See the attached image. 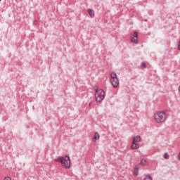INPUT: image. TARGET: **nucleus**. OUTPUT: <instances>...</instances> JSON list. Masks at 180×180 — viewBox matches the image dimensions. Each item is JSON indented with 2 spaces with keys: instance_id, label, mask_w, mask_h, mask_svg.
Returning <instances> with one entry per match:
<instances>
[{
  "instance_id": "nucleus-3",
  "label": "nucleus",
  "mask_w": 180,
  "mask_h": 180,
  "mask_svg": "<svg viewBox=\"0 0 180 180\" xmlns=\"http://www.w3.org/2000/svg\"><path fill=\"white\" fill-rule=\"evenodd\" d=\"M105 91L102 90L101 89H96V94H95V99L96 102L99 103L102 102L103 99H105Z\"/></svg>"
},
{
  "instance_id": "nucleus-4",
  "label": "nucleus",
  "mask_w": 180,
  "mask_h": 180,
  "mask_svg": "<svg viewBox=\"0 0 180 180\" xmlns=\"http://www.w3.org/2000/svg\"><path fill=\"white\" fill-rule=\"evenodd\" d=\"M110 81L114 88H117V86H119V79L117 78V75H116L115 72L111 73Z\"/></svg>"
},
{
  "instance_id": "nucleus-15",
  "label": "nucleus",
  "mask_w": 180,
  "mask_h": 180,
  "mask_svg": "<svg viewBox=\"0 0 180 180\" xmlns=\"http://www.w3.org/2000/svg\"><path fill=\"white\" fill-rule=\"evenodd\" d=\"M179 92H180V86H179Z\"/></svg>"
},
{
  "instance_id": "nucleus-12",
  "label": "nucleus",
  "mask_w": 180,
  "mask_h": 180,
  "mask_svg": "<svg viewBox=\"0 0 180 180\" xmlns=\"http://www.w3.org/2000/svg\"><path fill=\"white\" fill-rule=\"evenodd\" d=\"M164 158L165 160H168V158H169V155H168V153H165Z\"/></svg>"
},
{
  "instance_id": "nucleus-6",
  "label": "nucleus",
  "mask_w": 180,
  "mask_h": 180,
  "mask_svg": "<svg viewBox=\"0 0 180 180\" xmlns=\"http://www.w3.org/2000/svg\"><path fill=\"white\" fill-rule=\"evenodd\" d=\"M138 148H140V145H139V143H136V142L132 141L131 150H138Z\"/></svg>"
},
{
  "instance_id": "nucleus-10",
  "label": "nucleus",
  "mask_w": 180,
  "mask_h": 180,
  "mask_svg": "<svg viewBox=\"0 0 180 180\" xmlns=\"http://www.w3.org/2000/svg\"><path fill=\"white\" fill-rule=\"evenodd\" d=\"M88 13L91 16V18H94L95 17V11L92 9H89L88 10Z\"/></svg>"
},
{
  "instance_id": "nucleus-1",
  "label": "nucleus",
  "mask_w": 180,
  "mask_h": 180,
  "mask_svg": "<svg viewBox=\"0 0 180 180\" xmlns=\"http://www.w3.org/2000/svg\"><path fill=\"white\" fill-rule=\"evenodd\" d=\"M58 162L61 163L62 166L64 168H70L71 167V160L70 159V156L65 155L64 157L58 158L56 160Z\"/></svg>"
},
{
  "instance_id": "nucleus-2",
  "label": "nucleus",
  "mask_w": 180,
  "mask_h": 180,
  "mask_svg": "<svg viewBox=\"0 0 180 180\" xmlns=\"http://www.w3.org/2000/svg\"><path fill=\"white\" fill-rule=\"evenodd\" d=\"M154 119L157 123H164L167 120V113L165 111H159L154 115Z\"/></svg>"
},
{
  "instance_id": "nucleus-14",
  "label": "nucleus",
  "mask_w": 180,
  "mask_h": 180,
  "mask_svg": "<svg viewBox=\"0 0 180 180\" xmlns=\"http://www.w3.org/2000/svg\"><path fill=\"white\" fill-rule=\"evenodd\" d=\"M141 68H146V63H142L141 65Z\"/></svg>"
},
{
  "instance_id": "nucleus-13",
  "label": "nucleus",
  "mask_w": 180,
  "mask_h": 180,
  "mask_svg": "<svg viewBox=\"0 0 180 180\" xmlns=\"http://www.w3.org/2000/svg\"><path fill=\"white\" fill-rule=\"evenodd\" d=\"M143 180H153L151 176H146V177Z\"/></svg>"
},
{
  "instance_id": "nucleus-8",
  "label": "nucleus",
  "mask_w": 180,
  "mask_h": 180,
  "mask_svg": "<svg viewBox=\"0 0 180 180\" xmlns=\"http://www.w3.org/2000/svg\"><path fill=\"white\" fill-rule=\"evenodd\" d=\"M134 143H140L141 141V136H136L134 137L133 141Z\"/></svg>"
},
{
  "instance_id": "nucleus-7",
  "label": "nucleus",
  "mask_w": 180,
  "mask_h": 180,
  "mask_svg": "<svg viewBox=\"0 0 180 180\" xmlns=\"http://www.w3.org/2000/svg\"><path fill=\"white\" fill-rule=\"evenodd\" d=\"M149 163L150 162H148L147 160L142 159L140 162V165H142V167H146V165H148Z\"/></svg>"
},
{
  "instance_id": "nucleus-11",
  "label": "nucleus",
  "mask_w": 180,
  "mask_h": 180,
  "mask_svg": "<svg viewBox=\"0 0 180 180\" xmlns=\"http://www.w3.org/2000/svg\"><path fill=\"white\" fill-rule=\"evenodd\" d=\"M134 174L137 176L139 175V167L136 166L134 167Z\"/></svg>"
},
{
  "instance_id": "nucleus-5",
  "label": "nucleus",
  "mask_w": 180,
  "mask_h": 180,
  "mask_svg": "<svg viewBox=\"0 0 180 180\" xmlns=\"http://www.w3.org/2000/svg\"><path fill=\"white\" fill-rule=\"evenodd\" d=\"M130 40L131 43L137 44L139 43V32L135 31L132 34H131Z\"/></svg>"
},
{
  "instance_id": "nucleus-9",
  "label": "nucleus",
  "mask_w": 180,
  "mask_h": 180,
  "mask_svg": "<svg viewBox=\"0 0 180 180\" xmlns=\"http://www.w3.org/2000/svg\"><path fill=\"white\" fill-rule=\"evenodd\" d=\"M101 136L98 132H96L94 136L93 137V141H96V140H99Z\"/></svg>"
}]
</instances>
